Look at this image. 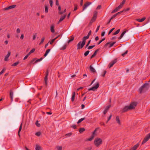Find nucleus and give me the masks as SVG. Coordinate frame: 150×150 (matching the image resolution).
Returning <instances> with one entry per match:
<instances>
[{
	"label": "nucleus",
	"mask_w": 150,
	"mask_h": 150,
	"mask_svg": "<svg viewBox=\"0 0 150 150\" xmlns=\"http://www.w3.org/2000/svg\"><path fill=\"white\" fill-rule=\"evenodd\" d=\"M90 51L89 50L87 51L84 54V55L85 56H86L88 54Z\"/></svg>",
	"instance_id": "44"
},
{
	"label": "nucleus",
	"mask_w": 150,
	"mask_h": 150,
	"mask_svg": "<svg viewBox=\"0 0 150 150\" xmlns=\"http://www.w3.org/2000/svg\"><path fill=\"white\" fill-rule=\"evenodd\" d=\"M105 40V38H104L101 40L98 43V45H99L103 41Z\"/></svg>",
	"instance_id": "52"
},
{
	"label": "nucleus",
	"mask_w": 150,
	"mask_h": 150,
	"mask_svg": "<svg viewBox=\"0 0 150 150\" xmlns=\"http://www.w3.org/2000/svg\"><path fill=\"white\" fill-rule=\"evenodd\" d=\"M95 46V45H92V46H89L88 47V50H90L93 48Z\"/></svg>",
	"instance_id": "48"
},
{
	"label": "nucleus",
	"mask_w": 150,
	"mask_h": 150,
	"mask_svg": "<svg viewBox=\"0 0 150 150\" xmlns=\"http://www.w3.org/2000/svg\"><path fill=\"white\" fill-rule=\"evenodd\" d=\"M35 49L34 48L30 52L28 53V54L30 55L33 52L35 51Z\"/></svg>",
	"instance_id": "37"
},
{
	"label": "nucleus",
	"mask_w": 150,
	"mask_h": 150,
	"mask_svg": "<svg viewBox=\"0 0 150 150\" xmlns=\"http://www.w3.org/2000/svg\"><path fill=\"white\" fill-rule=\"evenodd\" d=\"M57 150H62V147L61 146H57Z\"/></svg>",
	"instance_id": "47"
},
{
	"label": "nucleus",
	"mask_w": 150,
	"mask_h": 150,
	"mask_svg": "<svg viewBox=\"0 0 150 150\" xmlns=\"http://www.w3.org/2000/svg\"><path fill=\"white\" fill-rule=\"evenodd\" d=\"M50 49H48L46 51L45 53L44 54V57H45L47 55V54L49 53V52H50Z\"/></svg>",
	"instance_id": "33"
},
{
	"label": "nucleus",
	"mask_w": 150,
	"mask_h": 150,
	"mask_svg": "<svg viewBox=\"0 0 150 150\" xmlns=\"http://www.w3.org/2000/svg\"><path fill=\"white\" fill-rule=\"evenodd\" d=\"M43 59V58L42 57H41V58H40V59H37L36 60L35 62V63H36L38 62H40L41 61H42V59Z\"/></svg>",
	"instance_id": "39"
},
{
	"label": "nucleus",
	"mask_w": 150,
	"mask_h": 150,
	"mask_svg": "<svg viewBox=\"0 0 150 150\" xmlns=\"http://www.w3.org/2000/svg\"><path fill=\"white\" fill-rule=\"evenodd\" d=\"M96 54V52H94L93 54L91 56V59H92L94 57Z\"/></svg>",
	"instance_id": "55"
},
{
	"label": "nucleus",
	"mask_w": 150,
	"mask_h": 150,
	"mask_svg": "<svg viewBox=\"0 0 150 150\" xmlns=\"http://www.w3.org/2000/svg\"><path fill=\"white\" fill-rule=\"evenodd\" d=\"M126 33V31H124L121 35L118 38L119 40L121 39L123 37L124 34Z\"/></svg>",
	"instance_id": "25"
},
{
	"label": "nucleus",
	"mask_w": 150,
	"mask_h": 150,
	"mask_svg": "<svg viewBox=\"0 0 150 150\" xmlns=\"http://www.w3.org/2000/svg\"><path fill=\"white\" fill-rule=\"evenodd\" d=\"M20 62L19 61H18L16 62L13 64L12 66H17V65H18L19 63Z\"/></svg>",
	"instance_id": "35"
},
{
	"label": "nucleus",
	"mask_w": 150,
	"mask_h": 150,
	"mask_svg": "<svg viewBox=\"0 0 150 150\" xmlns=\"http://www.w3.org/2000/svg\"><path fill=\"white\" fill-rule=\"evenodd\" d=\"M54 24H52L50 26V31L52 33L54 32Z\"/></svg>",
	"instance_id": "17"
},
{
	"label": "nucleus",
	"mask_w": 150,
	"mask_h": 150,
	"mask_svg": "<svg viewBox=\"0 0 150 150\" xmlns=\"http://www.w3.org/2000/svg\"><path fill=\"white\" fill-rule=\"evenodd\" d=\"M127 52H128V51L127 50H126L125 52V53L122 54V56H124L126 54H127Z\"/></svg>",
	"instance_id": "54"
},
{
	"label": "nucleus",
	"mask_w": 150,
	"mask_h": 150,
	"mask_svg": "<svg viewBox=\"0 0 150 150\" xmlns=\"http://www.w3.org/2000/svg\"><path fill=\"white\" fill-rule=\"evenodd\" d=\"M5 71V69H2V70L0 72V75H1Z\"/></svg>",
	"instance_id": "63"
},
{
	"label": "nucleus",
	"mask_w": 150,
	"mask_h": 150,
	"mask_svg": "<svg viewBox=\"0 0 150 150\" xmlns=\"http://www.w3.org/2000/svg\"><path fill=\"white\" fill-rule=\"evenodd\" d=\"M129 108L128 106H126L122 109V113L124 112H127L128 110H129Z\"/></svg>",
	"instance_id": "10"
},
{
	"label": "nucleus",
	"mask_w": 150,
	"mask_h": 150,
	"mask_svg": "<svg viewBox=\"0 0 150 150\" xmlns=\"http://www.w3.org/2000/svg\"><path fill=\"white\" fill-rule=\"evenodd\" d=\"M82 41H80L77 45V50L82 49L85 44L86 40L85 39L82 38Z\"/></svg>",
	"instance_id": "2"
},
{
	"label": "nucleus",
	"mask_w": 150,
	"mask_h": 150,
	"mask_svg": "<svg viewBox=\"0 0 150 150\" xmlns=\"http://www.w3.org/2000/svg\"><path fill=\"white\" fill-rule=\"evenodd\" d=\"M91 42V40H89L88 42L87 43V44L86 45V48H87V47H88L89 45V44H90V42Z\"/></svg>",
	"instance_id": "53"
},
{
	"label": "nucleus",
	"mask_w": 150,
	"mask_h": 150,
	"mask_svg": "<svg viewBox=\"0 0 150 150\" xmlns=\"http://www.w3.org/2000/svg\"><path fill=\"white\" fill-rule=\"evenodd\" d=\"M35 150H42V147L39 145L37 144L36 145Z\"/></svg>",
	"instance_id": "21"
},
{
	"label": "nucleus",
	"mask_w": 150,
	"mask_h": 150,
	"mask_svg": "<svg viewBox=\"0 0 150 150\" xmlns=\"http://www.w3.org/2000/svg\"><path fill=\"white\" fill-rule=\"evenodd\" d=\"M120 8H118V6L117 7H116L114 10L112 11V13H113L117 11Z\"/></svg>",
	"instance_id": "30"
},
{
	"label": "nucleus",
	"mask_w": 150,
	"mask_h": 150,
	"mask_svg": "<svg viewBox=\"0 0 150 150\" xmlns=\"http://www.w3.org/2000/svg\"><path fill=\"white\" fill-rule=\"evenodd\" d=\"M71 39L69 40L68 41V43H69L70 42H71V41L73 40H74V37L73 36H71Z\"/></svg>",
	"instance_id": "42"
},
{
	"label": "nucleus",
	"mask_w": 150,
	"mask_h": 150,
	"mask_svg": "<svg viewBox=\"0 0 150 150\" xmlns=\"http://www.w3.org/2000/svg\"><path fill=\"white\" fill-rule=\"evenodd\" d=\"M85 129L84 128H80L79 129V132L80 133H81L85 131Z\"/></svg>",
	"instance_id": "31"
},
{
	"label": "nucleus",
	"mask_w": 150,
	"mask_h": 150,
	"mask_svg": "<svg viewBox=\"0 0 150 150\" xmlns=\"http://www.w3.org/2000/svg\"><path fill=\"white\" fill-rule=\"evenodd\" d=\"M75 95V92H73L72 94V97L71 98V100L72 102H73L74 100Z\"/></svg>",
	"instance_id": "19"
},
{
	"label": "nucleus",
	"mask_w": 150,
	"mask_h": 150,
	"mask_svg": "<svg viewBox=\"0 0 150 150\" xmlns=\"http://www.w3.org/2000/svg\"><path fill=\"white\" fill-rule=\"evenodd\" d=\"M96 129L93 132V133L92 134V136H93V137H94L95 136V134L96 133Z\"/></svg>",
	"instance_id": "56"
},
{
	"label": "nucleus",
	"mask_w": 150,
	"mask_h": 150,
	"mask_svg": "<svg viewBox=\"0 0 150 150\" xmlns=\"http://www.w3.org/2000/svg\"><path fill=\"white\" fill-rule=\"evenodd\" d=\"M16 6L15 5H13L10 6L8 7H6L4 8V10H8L12 8H14Z\"/></svg>",
	"instance_id": "12"
},
{
	"label": "nucleus",
	"mask_w": 150,
	"mask_h": 150,
	"mask_svg": "<svg viewBox=\"0 0 150 150\" xmlns=\"http://www.w3.org/2000/svg\"><path fill=\"white\" fill-rule=\"evenodd\" d=\"M91 4V2H87L84 5L83 7V11L88 6Z\"/></svg>",
	"instance_id": "9"
},
{
	"label": "nucleus",
	"mask_w": 150,
	"mask_h": 150,
	"mask_svg": "<svg viewBox=\"0 0 150 150\" xmlns=\"http://www.w3.org/2000/svg\"><path fill=\"white\" fill-rule=\"evenodd\" d=\"M55 41V39H53L50 42V43L51 45H52V44L53 42Z\"/></svg>",
	"instance_id": "60"
},
{
	"label": "nucleus",
	"mask_w": 150,
	"mask_h": 150,
	"mask_svg": "<svg viewBox=\"0 0 150 150\" xmlns=\"http://www.w3.org/2000/svg\"><path fill=\"white\" fill-rule=\"evenodd\" d=\"M120 31V29L117 30L113 34V35H116L118 34Z\"/></svg>",
	"instance_id": "43"
},
{
	"label": "nucleus",
	"mask_w": 150,
	"mask_h": 150,
	"mask_svg": "<svg viewBox=\"0 0 150 150\" xmlns=\"http://www.w3.org/2000/svg\"><path fill=\"white\" fill-rule=\"evenodd\" d=\"M99 86V83L98 82L96 83L95 86L92 87L91 88H89L88 90V91H94Z\"/></svg>",
	"instance_id": "7"
},
{
	"label": "nucleus",
	"mask_w": 150,
	"mask_h": 150,
	"mask_svg": "<svg viewBox=\"0 0 150 150\" xmlns=\"http://www.w3.org/2000/svg\"><path fill=\"white\" fill-rule=\"evenodd\" d=\"M117 62V59H115L112 61L109 64L108 66L109 68H110Z\"/></svg>",
	"instance_id": "8"
},
{
	"label": "nucleus",
	"mask_w": 150,
	"mask_h": 150,
	"mask_svg": "<svg viewBox=\"0 0 150 150\" xmlns=\"http://www.w3.org/2000/svg\"><path fill=\"white\" fill-rule=\"evenodd\" d=\"M72 135V133H68L67 134H66L65 135V136L67 137H70Z\"/></svg>",
	"instance_id": "45"
},
{
	"label": "nucleus",
	"mask_w": 150,
	"mask_h": 150,
	"mask_svg": "<svg viewBox=\"0 0 150 150\" xmlns=\"http://www.w3.org/2000/svg\"><path fill=\"white\" fill-rule=\"evenodd\" d=\"M110 42H108L106 43L104 46V48L106 49L108 47H109V45L110 44Z\"/></svg>",
	"instance_id": "28"
},
{
	"label": "nucleus",
	"mask_w": 150,
	"mask_h": 150,
	"mask_svg": "<svg viewBox=\"0 0 150 150\" xmlns=\"http://www.w3.org/2000/svg\"><path fill=\"white\" fill-rule=\"evenodd\" d=\"M139 146V143L135 145L130 150H136Z\"/></svg>",
	"instance_id": "15"
},
{
	"label": "nucleus",
	"mask_w": 150,
	"mask_h": 150,
	"mask_svg": "<svg viewBox=\"0 0 150 150\" xmlns=\"http://www.w3.org/2000/svg\"><path fill=\"white\" fill-rule=\"evenodd\" d=\"M91 31L90 30L88 32V35L84 37L83 38L85 39L86 40L87 39L89 38V36L91 34Z\"/></svg>",
	"instance_id": "16"
},
{
	"label": "nucleus",
	"mask_w": 150,
	"mask_h": 150,
	"mask_svg": "<svg viewBox=\"0 0 150 150\" xmlns=\"http://www.w3.org/2000/svg\"><path fill=\"white\" fill-rule=\"evenodd\" d=\"M150 138V133L148 134L142 142V144H143L145 143Z\"/></svg>",
	"instance_id": "5"
},
{
	"label": "nucleus",
	"mask_w": 150,
	"mask_h": 150,
	"mask_svg": "<svg viewBox=\"0 0 150 150\" xmlns=\"http://www.w3.org/2000/svg\"><path fill=\"white\" fill-rule=\"evenodd\" d=\"M37 36V34L36 33H35V35H34L33 36V40H34Z\"/></svg>",
	"instance_id": "58"
},
{
	"label": "nucleus",
	"mask_w": 150,
	"mask_h": 150,
	"mask_svg": "<svg viewBox=\"0 0 150 150\" xmlns=\"http://www.w3.org/2000/svg\"><path fill=\"white\" fill-rule=\"evenodd\" d=\"M116 121L119 125H121V123L119 116H117L116 117Z\"/></svg>",
	"instance_id": "14"
},
{
	"label": "nucleus",
	"mask_w": 150,
	"mask_h": 150,
	"mask_svg": "<svg viewBox=\"0 0 150 150\" xmlns=\"http://www.w3.org/2000/svg\"><path fill=\"white\" fill-rule=\"evenodd\" d=\"M67 47V46L66 45H63V46H62L60 50H64L66 49Z\"/></svg>",
	"instance_id": "40"
},
{
	"label": "nucleus",
	"mask_w": 150,
	"mask_h": 150,
	"mask_svg": "<svg viewBox=\"0 0 150 150\" xmlns=\"http://www.w3.org/2000/svg\"><path fill=\"white\" fill-rule=\"evenodd\" d=\"M96 18H95V17L93 16V17H92V19H91V20L90 21V23H93V22L96 21Z\"/></svg>",
	"instance_id": "29"
},
{
	"label": "nucleus",
	"mask_w": 150,
	"mask_h": 150,
	"mask_svg": "<svg viewBox=\"0 0 150 150\" xmlns=\"http://www.w3.org/2000/svg\"><path fill=\"white\" fill-rule=\"evenodd\" d=\"M10 96L11 98V101H12L13 100V93L11 90L10 91Z\"/></svg>",
	"instance_id": "22"
},
{
	"label": "nucleus",
	"mask_w": 150,
	"mask_h": 150,
	"mask_svg": "<svg viewBox=\"0 0 150 150\" xmlns=\"http://www.w3.org/2000/svg\"><path fill=\"white\" fill-rule=\"evenodd\" d=\"M112 115L111 114L110 115V116H109V117L108 118V120L107 122V123L108 122L109 120H110V119H111V118L112 117Z\"/></svg>",
	"instance_id": "59"
},
{
	"label": "nucleus",
	"mask_w": 150,
	"mask_h": 150,
	"mask_svg": "<svg viewBox=\"0 0 150 150\" xmlns=\"http://www.w3.org/2000/svg\"><path fill=\"white\" fill-rule=\"evenodd\" d=\"M48 8L47 6H45V12L47 13L48 12Z\"/></svg>",
	"instance_id": "38"
},
{
	"label": "nucleus",
	"mask_w": 150,
	"mask_h": 150,
	"mask_svg": "<svg viewBox=\"0 0 150 150\" xmlns=\"http://www.w3.org/2000/svg\"><path fill=\"white\" fill-rule=\"evenodd\" d=\"M117 16V14H115L114 15H113L110 18L111 20H112L114 19L115 17H116Z\"/></svg>",
	"instance_id": "57"
},
{
	"label": "nucleus",
	"mask_w": 150,
	"mask_h": 150,
	"mask_svg": "<svg viewBox=\"0 0 150 150\" xmlns=\"http://www.w3.org/2000/svg\"><path fill=\"white\" fill-rule=\"evenodd\" d=\"M90 69L91 71L93 73L96 72L95 69L91 65L90 66Z\"/></svg>",
	"instance_id": "26"
},
{
	"label": "nucleus",
	"mask_w": 150,
	"mask_h": 150,
	"mask_svg": "<svg viewBox=\"0 0 150 150\" xmlns=\"http://www.w3.org/2000/svg\"><path fill=\"white\" fill-rule=\"evenodd\" d=\"M106 73V71L105 70L104 71L103 74L102 75V76L103 77H104L105 76V74Z\"/></svg>",
	"instance_id": "62"
},
{
	"label": "nucleus",
	"mask_w": 150,
	"mask_h": 150,
	"mask_svg": "<svg viewBox=\"0 0 150 150\" xmlns=\"http://www.w3.org/2000/svg\"><path fill=\"white\" fill-rule=\"evenodd\" d=\"M45 39V37H43L41 39V41L40 42V43L39 45H40L44 42V40Z\"/></svg>",
	"instance_id": "34"
},
{
	"label": "nucleus",
	"mask_w": 150,
	"mask_h": 150,
	"mask_svg": "<svg viewBox=\"0 0 150 150\" xmlns=\"http://www.w3.org/2000/svg\"><path fill=\"white\" fill-rule=\"evenodd\" d=\"M137 103L133 102L132 103L128 106L129 110H132L134 109L137 105Z\"/></svg>",
	"instance_id": "4"
},
{
	"label": "nucleus",
	"mask_w": 150,
	"mask_h": 150,
	"mask_svg": "<svg viewBox=\"0 0 150 150\" xmlns=\"http://www.w3.org/2000/svg\"><path fill=\"white\" fill-rule=\"evenodd\" d=\"M148 84L147 83H144L143 86H141L139 89V92L140 93H144L145 92L148 88Z\"/></svg>",
	"instance_id": "1"
},
{
	"label": "nucleus",
	"mask_w": 150,
	"mask_h": 150,
	"mask_svg": "<svg viewBox=\"0 0 150 150\" xmlns=\"http://www.w3.org/2000/svg\"><path fill=\"white\" fill-rule=\"evenodd\" d=\"M71 127L74 129H75L76 128V126L75 125H72Z\"/></svg>",
	"instance_id": "61"
},
{
	"label": "nucleus",
	"mask_w": 150,
	"mask_h": 150,
	"mask_svg": "<svg viewBox=\"0 0 150 150\" xmlns=\"http://www.w3.org/2000/svg\"><path fill=\"white\" fill-rule=\"evenodd\" d=\"M49 3L50 6L52 7L53 5V1L52 0H49Z\"/></svg>",
	"instance_id": "46"
},
{
	"label": "nucleus",
	"mask_w": 150,
	"mask_h": 150,
	"mask_svg": "<svg viewBox=\"0 0 150 150\" xmlns=\"http://www.w3.org/2000/svg\"><path fill=\"white\" fill-rule=\"evenodd\" d=\"M92 149L91 147H87L85 148V150H91Z\"/></svg>",
	"instance_id": "64"
},
{
	"label": "nucleus",
	"mask_w": 150,
	"mask_h": 150,
	"mask_svg": "<svg viewBox=\"0 0 150 150\" xmlns=\"http://www.w3.org/2000/svg\"><path fill=\"white\" fill-rule=\"evenodd\" d=\"M66 15L65 14L63 16H62L60 18L58 22V24L59 23H60L66 17Z\"/></svg>",
	"instance_id": "18"
},
{
	"label": "nucleus",
	"mask_w": 150,
	"mask_h": 150,
	"mask_svg": "<svg viewBox=\"0 0 150 150\" xmlns=\"http://www.w3.org/2000/svg\"><path fill=\"white\" fill-rule=\"evenodd\" d=\"M126 33V31H124L121 35L118 38L119 40L121 39L123 37L124 34Z\"/></svg>",
	"instance_id": "24"
},
{
	"label": "nucleus",
	"mask_w": 150,
	"mask_h": 150,
	"mask_svg": "<svg viewBox=\"0 0 150 150\" xmlns=\"http://www.w3.org/2000/svg\"><path fill=\"white\" fill-rule=\"evenodd\" d=\"M125 2V0H123V1L122 2V3H121L120 5L118 6V8H121L123 5L124 4Z\"/></svg>",
	"instance_id": "20"
},
{
	"label": "nucleus",
	"mask_w": 150,
	"mask_h": 150,
	"mask_svg": "<svg viewBox=\"0 0 150 150\" xmlns=\"http://www.w3.org/2000/svg\"><path fill=\"white\" fill-rule=\"evenodd\" d=\"M97 13H98V12L97 11H94L93 13L94 14H93V16L95 18H96L97 16Z\"/></svg>",
	"instance_id": "36"
},
{
	"label": "nucleus",
	"mask_w": 150,
	"mask_h": 150,
	"mask_svg": "<svg viewBox=\"0 0 150 150\" xmlns=\"http://www.w3.org/2000/svg\"><path fill=\"white\" fill-rule=\"evenodd\" d=\"M22 123L20 126V127H19V130H18V135L19 137H20V134H19V133L20 132H21V129H22Z\"/></svg>",
	"instance_id": "27"
},
{
	"label": "nucleus",
	"mask_w": 150,
	"mask_h": 150,
	"mask_svg": "<svg viewBox=\"0 0 150 150\" xmlns=\"http://www.w3.org/2000/svg\"><path fill=\"white\" fill-rule=\"evenodd\" d=\"M85 119V117L81 118V119H80L78 120V121L77 122V123L78 124H79V123H81L82 121H83V120H84Z\"/></svg>",
	"instance_id": "32"
},
{
	"label": "nucleus",
	"mask_w": 150,
	"mask_h": 150,
	"mask_svg": "<svg viewBox=\"0 0 150 150\" xmlns=\"http://www.w3.org/2000/svg\"><path fill=\"white\" fill-rule=\"evenodd\" d=\"M115 43L116 42H114L111 43H110V44L109 45V47H112Z\"/></svg>",
	"instance_id": "41"
},
{
	"label": "nucleus",
	"mask_w": 150,
	"mask_h": 150,
	"mask_svg": "<svg viewBox=\"0 0 150 150\" xmlns=\"http://www.w3.org/2000/svg\"><path fill=\"white\" fill-rule=\"evenodd\" d=\"M110 107H111V105H108L107 107H106L105 108V110H104L103 111V114H105L108 111V110L109 109Z\"/></svg>",
	"instance_id": "11"
},
{
	"label": "nucleus",
	"mask_w": 150,
	"mask_h": 150,
	"mask_svg": "<svg viewBox=\"0 0 150 150\" xmlns=\"http://www.w3.org/2000/svg\"><path fill=\"white\" fill-rule=\"evenodd\" d=\"M11 54L10 52H8L7 55L5 57L4 60L5 61H7L8 60V58L9 57Z\"/></svg>",
	"instance_id": "13"
},
{
	"label": "nucleus",
	"mask_w": 150,
	"mask_h": 150,
	"mask_svg": "<svg viewBox=\"0 0 150 150\" xmlns=\"http://www.w3.org/2000/svg\"><path fill=\"white\" fill-rule=\"evenodd\" d=\"M94 137H93V136H91V137L90 138H89L88 140V141H91L93 139V138H94Z\"/></svg>",
	"instance_id": "51"
},
{
	"label": "nucleus",
	"mask_w": 150,
	"mask_h": 150,
	"mask_svg": "<svg viewBox=\"0 0 150 150\" xmlns=\"http://www.w3.org/2000/svg\"><path fill=\"white\" fill-rule=\"evenodd\" d=\"M94 143L95 145L98 147L102 144V141L101 139L96 138L94 140Z\"/></svg>",
	"instance_id": "3"
},
{
	"label": "nucleus",
	"mask_w": 150,
	"mask_h": 150,
	"mask_svg": "<svg viewBox=\"0 0 150 150\" xmlns=\"http://www.w3.org/2000/svg\"><path fill=\"white\" fill-rule=\"evenodd\" d=\"M35 124L38 127H40V124L38 123V120L36 122Z\"/></svg>",
	"instance_id": "50"
},
{
	"label": "nucleus",
	"mask_w": 150,
	"mask_h": 150,
	"mask_svg": "<svg viewBox=\"0 0 150 150\" xmlns=\"http://www.w3.org/2000/svg\"><path fill=\"white\" fill-rule=\"evenodd\" d=\"M45 74L46 75L44 78V81H45V84L46 86L47 85V81L48 80L47 77L49 75V71L48 69H47L46 71Z\"/></svg>",
	"instance_id": "6"
},
{
	"label": "nucleus",
	"mask_w": 150,
	"mask_h": 150,
	"mask_svg": "<svg viewBox=\"0 0 150 150\" xmlns=\"http://www.w3.org/2000/svg\"><path fill=\"white\" fill-rule=\"evenodd\" d=\"M146 19L145 17H143L141 19H137L136 20L139 22H141L144 21Z\"/></svg>",
	"instance_id": "23"
},
{
	"label": "nucleus",
	"mask_w": 150,
	"mask_h": 150,
	"mask_svg": "<svg viewBox=\"0 0 150 150\" xmlns=\"http://www.w3.org/2000/svg\"><path fill=\"white\" fill-rule=\"evenodd\" d=\"M41 132H38L35 133V134L37 136H40L41 135Z\"/></svg>",
	"instance_id": "49"
}]
</instances>
